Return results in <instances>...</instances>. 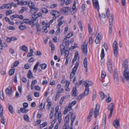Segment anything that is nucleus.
Listing matches in <instances>:
<instances>
[{
    "instance_id": "f257e3e1",
    "label": "nucleus",
    "mask_w": 129,
    "mask_h": 129,
    "mask_svg": "<svg viewBox=\"0 0 129 129\" xmlns=\"http://www.w3.org/2000/svg\"><path fill=\"white\" fill-rule=\"evenodd\" d=\"M71 116V126H72L73 125V123L76 118V116L75 114H73L72 112L69 113L68 115H67L64 119V121H66V123H67L69 121V116Z\"/></svg>"
},
{
    "instance_id": "f03ea898",
    "label": "nucleus",
    "mask_w": 129,
    "mask_h": 129,
    "mask_svg": "<svg viewBox=\"0 0 129 129\" xmlns=\"http://www.w3.org/2000/svg\"><path fill=\"white\" fill-rule=\"evenodd\" d=\"M59 110L58 107L57 106L56 107L55 110L56 113L54 115L55 119H58V122L59 124H60L61 122V114L60 113H58L57 115H56V114L57 112H58V111Z\"/></svg>"
},
{
    "instance_id": "7ed1b4c3",
    "label": "nucleus",
    "mask_w": 129,
    "mask_h": 129,
    "mask_svg": "<svg viewBox=\"0 0 129 129\" xmlns=\"http://www.w3.org/2000/svg\"><path fill=\"white\" fill-rule=\"evenodd\" d=\"M123 77L122 78L123 81H128L129 80V70H124L123 72Z\"/></svg>"
},
{
    "instance_id": "20e7f679",
    "label": "nucleus",
    "mask_w": 129,
    "mask_h": 129,
    "mask_svg": "<svg viewBox=\"0 0 129 129\" xmlns=\"http://www.w3.org/2000/svg\"><path fill=\"white\" fill-rule=\"evenodd\" d=\"M114 105L113 103H111L108 107V110L110 111L108 117L109 118L111 117L113 111Z\"/></svg>"
},
{
    "instance_id": "39448f33",
    "label": "nucleus",
    "mask_w": 129,
    "mask_h": 129,
    "mask_svg": "<svg viewBox=\"0 0 129 129\" xmlns=\"http://www.w3.org/2000/svg\"><path fill=\"white\" fill-rule=\"evenodd\" d=\"M108 68L109 71L110 73H111L112 71V60L110 59H109L107 62Z\"/></svg>"
},
{
    "instance_id": "423d86ee",
    "label": "nucleus",
    "mask_w": 129,
    "mask_h": 129,
    "mask_svg": "<svg viewBox=\"0 0 129 129\" xmlns=\"http://www.w3.org/2000/svg\"><path fill=\"white\" fill-rule=\"evenodd\" d=\"M109 26L110 28L109 30V36L110 37L111 36V33L112 31V27L113 25V18L112 17H111L110 18Z\"/></svg>"
},
{
    "instance_id": "0eeeda50",
    "label": "nucleus",
    "mask_w": 129,
    "mask_h": 129,
    "mask_svg": "<svg viewBox=\"0 0 129 129\" xmlns=\"http://www.w3.org/2000/svg\"><path fill=\"white\" fill-rule=\"evenodd\" d=\"M100 109V106L99 104L97 103L96 105L94 111V117L96 118L99 114V111Z\"/></svg>"
},
{
    "instance_id": "6e6552de",
    "label": "nucleus",
    "mask_w": 129,
    "mask_h": 129,
    "mask_svg": "<svg viewBox=\"0 0 129 129\" xmlns=\"http://www.w3.org/2000/svg\"><path fill=\"white\" fill-rule=\"evenodd\" d=\"M69 10V7H63L61 9L60 12L64 14L67 15Z\"/></svg>"
},
{
    "instance_id": "1a4fd4ad",
    "label": "nucleus",
    "mask_w": 129,
    "mask_h": 129,
    "mask_svg": "<svg viewBox=\"0 0 129 129\" xmlns=\"http://www.w3.org/2000/svg\"><path fill=\"white\" fill-rule=\"evenodd\" d=\"M96 35L97 36L95 41L96 44H98L100 43L101 39L102 34L100 33H96Z\"/></svg>"
},
{
    "instance_id": "9d476101",
    "label": "nucleus",
    "mask_w": 129,
    "mask_h": 129,
    "mask_svg": "<svg viewBox=\"0 0 129 129\" xmlns=\"http://www.w3.org/2000/svg\"><path fill=\"white\" fill-rule=\"evenodd\" d=\"M92 1L93 2V6L94 8L99 11V6L98 1L96 0H92Z\"/></svg>"
},
{
    "instance_id": "9b49d317",
    "label": "nucleus",
    "mask_w": 129,
    "mask_h": 129,
    "mask_svg": "<svg viewBox=\"0 0 129 129\" xmlns=\"http://www.w3.org/2000/svg\"><path fill=\"white\" fill-rule=\"evenodd\" d=\"M29 13L31 14H33L37 13L39 10V9L35 7H34L30 9Z\"/></svg>"
},
{
    "instance_id": "f8f14e48",
    "label": "nucleus",
    "mask_w": 129,
    "mask_h": 129,
    "mask_svg": "<svg viewBox=\"0 0 129 129\" xmlns=\"http://www.w3.org/2000/svg\"><path fill=\"white\" fill-rule=\"evenodd\" d=\"M42 13H38L36 14H33L31 16V18L33 20H35L36 21L37 19L39 17L42 16Z\"/></svg>"
},
{
    "instance_id": "ddd939ff",
    "label": "nucleus",
    "mask_w": 129,
    "mask_h": 129,
    "mask_svg": "<svg viewBox=\"0 0 129 129\" xmlns=\"http://www.w3.org/2000/svg\"><path fill=\"white\" fill-rule=\"evenodd\" d=\"M87 44L84 43L82 47L83 52L85 55H87Z\"/></svg>"
},
{
    "instance_id": "4468645a",
    "label": "nucleus",
    "mask_w": 129,
    "mask_h": 129,
    "mask_svg": "<svg viewBox=\"0 0 129 129\" xmlns=\"http://www.w3.org/2000/svg\"><path fill=\"white\" fill-rule=\"evenodd\" d=\"M122 67L123 68L125 69V70H129L128 69V63L127 59H126L124 61Z\"/></svg>"
},
{
    "instance_id": "2eb2a0df",
    "label": "nucleus",
    "mask_w": 129,
    "mask_h": 129,
    "mask_svg": "<svg viewBox=\"0 0 129 129\" xmlns=\"http://www.w3.org/2000/svg\"><path fill=\"white\" fill-rule=\"evenodd\" d=\"M83 82L85 87L89 88V87L91 86L92 84V82L91 81L86 80Z\"/></svg>"
},
{
    "instance_id": "dca6fc26",
    "label": "nucleus",
    "mask_w": 129,
    "mask_h": 129,
    "mask_svg": "<svg viewBox=\"0 0 129 129\" xmlns=\"http://www.w3.org/2000/svg\"><path fill=\"white\" fill-rule=\"evenodd\" d=\"M83 64L84 65V66L85 69V70L86 72H87V59L86 57H85L84 58L83 61Z\"/></svg>"
},
{
    "instance_id": "f3484780",
    "label": "nucleus",
    "mask_w": 129,
    "mask_h": 129,
    "mask_svg": "<svg viewBox=\"0 0 129 129\" xmlns=\"http://www.w3.org/2000/svg\"><path fill=\"white\" fill-rule=\"evenodd\" d=\"M93 109H90V113L89 114V115L87 118V121L89 122L91 120V117L93 113Z\"/></svg>"
},
{
    "instance_id": "a211bd4d",
    "label": "nucleus",
    "mask_w": 129,
    "mask_h": 129,
    "mask_svg": "<svg viewBox=\"0 0 129 129\" xmlns=\"http://www.w3.org/2000/svg\"><path fill=\"white\" fill-rule=\"evenodd\" d=\"M119 121L117 119L113 122V124L114 126L116 128H117L119 126H120V124L119 123Z\"/></svg>"
},
{
    "instance_id": "6ab92c4d",
    "label": "nucleus",
    "mask_w": 129,
    "mask_h": 129,
    "mask_svg": "<svg viewBox=\"0 0 129 129\" xmlns=\"http://www.w3.org/2000/svg\"><path fill=\"white\" fill-rule=\"evenodd\" d=\"M79 64V61H77L75 65V66L73 68L72 70V72H73L75 73L76 72L77 69L78 67V65Z\"/></svg>"
},
{
    "instance_id": "aec40b11",
    "label": "nucleus",
    "mask_w": 129,
    "mask_h": 129,
    "mask_svg": "<svg viewBox=\"0 0 129 129\" xmlns=\"http://www.w3.org/2000/svg\"><path fill=\"white\" fill-rule=\"evenodd\" d=\"M36 21L35 20L33 19L30 20L28 24L31 25V27H33L35 26V25L36 23V22H35Z\"/></svg>"
},
{
    "instance_id": "412c9836",
    "label": "nucleus",
    "mask_w": 129,
    "mask_h": 129,
    "mask_svg": "<svg viewBox=\"0 0 129 129\" xmlns=\"http://www.w3.org/2000/svg\"><path fill=\"white\" fill-rule=\"evenodd\" d=\"M8 108L9 111L10 112L11 114H12L13 113V107L9 103L8 104Z\"/></svg>"
},
{
    "instance_id": "4be33fe9",
    "label": "nucleus",
    "mask_w": 129,
    "mask_h": 129,
    "mask_svg": "<svg viewBox=\"0 0 129 129\" xmlns=\"http://www.w3.org/2000/svg\"><path fill=\"white\" fill-rule=\"evenodd\" d=\"M72 95H74L75 96H77V94L76 89V86H74L73 87L72 92Z\"/></svg>"
},
{
    "instance_id": "5701e85b",
    "label": "nucleus",
    "mask_w": 129,
    "mask_h": 129,
    "mask_svg": "<svg viewBox=\"0 0 129 129\" xmlns=\"http://www.w3.org/2000/svg\"><path fill=\"white\" fill-rule=\"evenodd\" d=\"M89 88L85 87V90L83 94L84 96H85L88 95L89 93Z\"/></svg>"
},
{
    "instance_id": "b1692460",
    "label": "nucleus",
    "mask_w": 129,
    "mask_h": 129,
    "mask_svg": "<svg viewBox=\"0 0 129 129\" xmlns=\"http://www.w3.org/2000/svg\"><path fill=\"white\" fill-rule=\"evenodd\" d=\"M28 5L30 9L35 6L34 3L31 1H30L28 3Z\"/></svg>"
},
{
    "instance_id": "393cba45",
    "label": "nucleus",
    "mask_w": 129,
    "mask_h": 129,
    "mask_svg": "<svg viewBox=\"0 0 129 129\" xmlns=\"http://www.w3.org/2000/svg\"><path fill=\"white\" fill-rule=\"evenodd\" d=\"M12 87H11L10 88V89L11 90V91H10L9 88H7L6 89V91L7 95H9L12 92Z\"/></svg>"
},
{
    "instance_id": "a878e982",
    "label": "nucleus",
    "mask_w": 129,
    "mask_h": 129,
    "mask_svg": "<svg viewBox=\"0 0 129 129\" xmlns=\"http://www.w3.org/2000/svg\"><path fill=\"white\" fill-rule=\"evenodd\" d=\"M113 49H118V44L117 42L115 41L113 44Z\"/></svg>"
},
{
    "instance_id": "bb28decb",
    "label": "nucleus",
    "mask_w": 129,
    "mask_h": 129,
    "mask_svg": "<svg viewBox=\"0 0 129 129\" xmlns=\"http://www.w3.org/2000/svg\"><path fill=\"white\" fill-rule=\"evenodd\" d=\"M72 109L70 108L69 106L67 108H65V110L63 112V114H67L69 111H70Z\"/></svg>"
},
{
    "instance_id": "cd10ccee",
    "label": "nucleus",
    "mask_w": 129,
    "mask_h": 129,
    "mask_svg": "<svg viewBox=\"0 0 129 129\" xmlns=\"http://www.w3.org/2000/svg\"><path fill=\"white\" fill-rule=\"evenodd\" d=\"M78 55V52H76L75 53V55L74 57L72 60V64H73L74 63L75 61L76 60V59L77 58Z\"/></svg>"
},
{
    "instance_id": "c85d7f7f",
    "label": "nucleus",
    "mask_w": 129,
    "mask_h": 129,
    "mask_svg": "<svg viewBox=\"0 0 129 129\" xmlns=\"http://www.w3.org/2000/svg\"><path fill=\"white\" fill-rule=\"evenodd\" d=\"M106 114H105L103 116V120L104 121V122L103 123L102 125L103 126H104L105 127L106 124Z\"/></svg>"
},
{
    "instance_id": "c756f323",
    "label": "nucleus",
    "mask_w": 129,
    "mask_h": 129,
    "mask_svg": "<svg viewBox=\"0 0 129 129\" xmlns=\"http://www.w3.org/2000/svg\"><path fill=\"white\" fill-rule=\"evenodd\" d=\"M106 15L109 18V21H110V18L111 17H112L113 18V14H111L110 16H109L108 14L109 13V9L108 8L107 10L106 11Z\"/></svg>"
},
{
    "instance_id": "7c9ffc66",
    "label": "nucleus",
    "mask_w": 129,
    "mask_h": 129,
    "mask_svg": "<svg viewBox=\"0 0 129 129\" xmlns=\"http://www.w3.org/2000/svg\"><path fill=\"white\" fill-rule=\"evenodd\" d=\"M27 76L28 78L30 79L33 78V75L30 70H29L27 74Z\"/></svg>"
},
{
    "instance_id": "2f4dec72",
    "label": "nucleus",
    "mask_w": 129,
    "mask_h": 129,
    "mask_svg": "<svg viewBox=\"0 0 129 129\" xmlns=\"http://www.w3.org/2000/svg\"><path fill=\"white\" fill-rule=\"evenodd\" d=\"M63 42H64L65 45L66 47H68L69 45V41L67 40L66 38H65L63 40Z\"/></svg>"
},
{
    "instance_id": "473e14b6",
    "label": "nucleus",
    "mask_w": 129,
    "mask_h": 129,
    "mask_svg": "<svg viewBox=\"0 0 129 129\" xmlns=\"http://www.w3.org/2000/svg\"><path fill=\"white\" fill-rule=\"evenodd\" d=\"M96 91L94 89H93L92 97V101H93L96 98Z\"/></svg>"
},
{
    "instance_id": "72a5a7b5",
    "label": "nucleus",
    "mask_w": 129,
    "mask_h": 129,
    "mask_svg": "<svg viewBox=\"0 0 129 129\" xmlns=\"http://www.w3.org/2000/svg\"><path fill=\"white\" fill-rule=\"evenodd\" d=\"M39 62H37L33 70V71L35 73H36V72L37 69V67L39 64Z\"/></svg>"
},
{
    "instance_id": "f704fd0d",
    "label": "nucleus",
    "mask_w": 129,
    "mask_h": 129,
    "mask_svg": "<svg viewBox=\"0 0 129 129\" xmlns=\"http://www.w3.org/2000/svg\"><path fill=\"white\" fill-rule=\"evenodd\" d=\"M76 101H74L72 102L71 103H70L69 104L68 106L72 109V107L75 105L76 103Z\"/></svg>"
},
{
    "instance_id": "c9c22d12",
    "label": "nucleus",
    "mask_w": 129,
    "mask_h": 129,
    "mask_svg": "<svg viewBox=\"0 0 129 129\" xmlns=\"http://www.w3.org/2000/svg\"><path fill=\"white\" fill-rule=\"evenodd\" d=\"M19 63V62L18 61H16L11 66V67L13 68L17 66Z\"/></svg>"
},
{
    "instance_id": "e433bc0d",
    "label": "nucleus",
    "mask_w": 129,
    "mask_h": 129,
    "mask_svg": "<svg viewBox=\"0 0 129 129\" xmlns=\"http://www.w3.org/2000/svg\"><path fill=\"white\" fill-rule=\"evenodd\" d=\"M40 66L41 67V68L43 70L45 69L46 68L47 65L45 63L40 64Z\"/></svg>"
},
{
    "instance_id": "4c0bfd02",
    "label": "nucleus",
    "mask_w": 129,
    "mask_h": 129,
    "mask_svg": "<svg viewBox=\"0 0 129 129\" xmlns=\"http://www.w3.org/2000/svg\"><path fill=\"white\" fill-rule=\"evenodd\" d=\"M21 49L24 51L27 52L28 51L27 47L25 45H23L21 47Z\"/></svg>"
},
{
    "instance_id": "58836bf2",
    "label": "nucleus",
    "mask_w": 129,
    "mask_h": 129,
    "mask_svg": "<svg viewBox=\"0 0 129 129\" xmlns=\"http://www.w3.org/2000/svg\"><path fill=\"white\" fill-rule=\"evenodd\" d=\"M15 69H11L9 72V74L10 76L12 75L15 72Z\"/></svg>"
},
{
    "instance_id": "ea45409f",
    "label": "nucleus",
    "mask_w": 129,
    "mask_h": 129,
    "mask_svg": "<svg viewBox=\"0 0 129 129\" xmlns=\"http://www.w3.org/2000/svg\"><path fill=\"white\" fill-rule=\"evenodd\" d=\"M114 79L115 82L116 83H117L119 81L118 76L116 75L114 76Z\"/></svg>"
},
{
    "instance_id": "a19ab883",
    "label": "nucleus",
    "mask_w": 129,
    "mask_h": 129,
    "mask_svg": "<svg viewBox=\"0 0 129 129\" xmlns=\"http://www.w3.org/2000/svg\"><path fill=\"white\" fill-rule=\"evenodd\" d=\"M36 27L37 31L38 32H41V28L40 25L39 24H37L36 25Z\"/></svg>"
},
{
    "instance_id": "79ce46f5",
    "label": "nucleus",
    "mask_w": 129,
    "mask_h": 129,
    "mask_svg": "<svg viewBox=\"0 0 129 129\" xmlns=\"http://www.w3.org/2000/svg\"><path fill=\"white\" fill-rule=\"evenodd\" d=\"M3 106L1 104H0V116H2L3 115Z\"/></svg>"
},
{
    "instance_id": "37998d69",
    "label": "nucleus",
    "mask_w": 129,
    "mask_h": 129,
    "mask_svg": "<svg viewBox=\"0 0 129 129\" xmlns=\"http://www.w3.org/2000/svg\"><path fill=\"white\" fill-rule=\"evenodd\" d=\"M45 103H44L43 105L42 103H41L39 106V108L40 109V110H42L44 108Z\"/></svg>"
},
{
    "instance_id": "c03bdc74",
    "label": "nucleus",
    "mask_w": 129,
    "mask_h": 129,
    "mask_svg": "<svg viewBox=\"0 0 129 129\" xmlns=\"http://www.w3.org/2000/svg\"><path fill=\"white\" fill-rule=\"evenodd\" d=\"M26 27L25 25H21L19 26V28L21 30H23L26 29Z\"/></svg>"
},
{
    "instance_id": "a18cd8bd",
    "label": "nucleus",
    "mask_w": 129,
    "mask_h": 129,
    "mask_svg": "<svg viewBox=\"0 0 129 129\" xmlns=\"http://www.w3.org/2000/svg\"><path fill=\"white\" fill-rule=\"evenodd\" d=\"M27 9L26 7H23L19 11L20 13H22L24 11L27 10Z\"/></svg>"
},
{
    "instance_id": "49530a36",
    "label": "nucleus",
    "mask_w": 129,
    "mask_h": 129,
    "mask_svg": "<svg viewBox=\"0 0 129 129\" xmlns=\"http://www.w3.org/2000/svg\"><path fill=\"white\" fill-rule=\"evenodd\" d=\"M28 110H26L25 108H21L20 109V111L22 113H26L27 112Z\"/></svg>"
},
{
    "instance_id": "de8ad7c7",
    "label": "nucleus",
    "mask_w": 129,
    "mask_h": 129,
    "mask_svg": "<svg viewBox=\"0 0 129 129\" xmlns=\"http://www.w3.org/2000/svg\"><path fill=\"white\" fill-rule=\"evenodd\" d=\"M105 54L104 50L103 48L101 50V59H102L104 57Z\"/></svg>"
},
{
    "instance_id": "09e8293b",
    "label": "nucleus",
    "mask_w": 129,
    "mask_h": 129,
    "mask_svg": "<svg viewBox=\"0 0 129 129\" xmlns=\"http://www.w3.org/2000/svg\"><path fill=\"white\" fill-rule=\"evenodd\" d=\"M1 117V122L2 123L4 124L5 123L6 119L4 116H2Z\"/></svg>"
},
{
    "instance_id": "8fccbe9b",
    "label": "nucleus",
    "mask_w": 129,
    "mask_h": 129,
    "mask_svg": "<svg viewBox=\"0 0 129 129\" xmlns=\"http://www.w3.org/2000/svg\"><path fill=\"white\" fill-rule=\"evenodd\" d=\"M41 9L42 12L44 13L47 14L48 12V10L45 8H42Z\"/></svg>"
},
{
    "instance_id": "3c124183",
    "label": "nucleus",
    "mask_w": 129,
    "mask_h": 129,
    "mask_svg": "<svg viewBox=\"0 0 129 129\" xmlns=\"http://www.w3.org/2000/svg\"><path fill=\"white\" fill-rule=\"evenodd\" d=\"M47 124V123L46 122H44L40 125V128H42L45 126Z\"/></svg>"
},
{
    "instance_id": "603ef678",
    "label": "nucleus",
    "mask_w": 129,
    "mask_h": 129,
    "mask_svg": "<svg viewBox=\"0 0 129 129\" xmlns=\"http://www.w3.org/2000/svg\"><path fill=\"white\" fill-rule=\"evenodd\" d=\"M67 98V96H63L62 97L60 101V104H62L63 103V101L65 98Z\"/></svg>"
},
{
    "instance_id": "864d4df0",
    "label": "nucleus",
    "mask_w": 129,
    "mask_h": 129,
    "mask_svg": "<svg viewBox=\"0 0 129 129\" xmlns=\"http://www.w3.org/2000/svg\"><path fill=\"white\" fill-rule=\"evenodd\" d=\"M24 119L26 121L28 122L29 121V118L27 115H25L24 116Z\"/></svg>"
},
{
    "instance_id": "5fc2aeb1",
    "label": "nucleus",
    "mask_w": 129,
    "mask_h": 129,
    "mask_svg": "<svg viewBox=\"0 0 129 129\" xmlns=\"http://www.w3.org/2000/svg\"><path fill=\"white\" fill-rule=\"evenodd\" d=\"M5 8L7 9H11V8L12 6L11 4H5Z\"/></svg>"
},
{
    "instance_id": "6e6d98bb",
    "label": "nucleus",
    "mask_w": 129,
    "mask_h": 129,
    "mask_svg": "<svg viewBox=\"0 0 129 129\" xmlns=\"http://www.w3.org/2000/svg\"><path fill=\"white\" fill-rule=\"evenodd\" d=\"M79 24V26L80 28V29L81 31H82L83 30V27L82 25V23L81 21H79L78 22Z\"/></svg>"
},
{
    "instance_id": "4d7b16f0",
    "label": "nucleus",
    "mask_w": 129,
    "mask_h": 129,
    "mask_svg": "<svg viewBox=\"0 0 129 129\" xmlns=\"http://www.w3.org/2000/svg\"><path fill=\"white\" fill-rule=\"evenodd\" d=\"M84 95L83 93H82L81 94L79 95L77 97V98L79 100V101L80 100H81L83 97Z\"/></svg>"
},
{
    "instance_id": "13d9d810",
    "label": "nucleus",
    "mask_w": 129,
    "mask_h": 129,
    "mask_svg": "<svg viewBox=\"0 0 129 129\" xmlns=\"http://www.w3.org/2000/svg\"><path fill=\"white\" fill-rule=\"evenodd\" d=\"M73 35V34L72 33H69L66 36L65 38H66V39L67 38H69L71 37Z\"/></svg>"
},
{
    "instance_id": "bf43d9fd",
    "label": "nucleus",
    "mask_w": 129,
    "mask_h": 129,
    "mask_svg": "<svg viewBox=\"0 0 129 129\" xmlns=\"http://www.w3.org/2000/svg\"><path fill=\"white\" fill-rule=\"evenodd\" d=\"M101 95V97L102 100H103L105 97L106 95L105 94L102 92H101L100 93Z\"/></svg>"
},
{
    "instance_id": "052dcab7",
    "label": "nucleus",
    "mask_w": 129,
    "mask_h": 129,
    "mask_svg": "<svg viewBox=\"0 0 129 129\" xmlns=\"http://www.w3.org/2000/svg\"><path fill=\"white\" fill-rule=\"evenodd\" d=\"M18 15L17 14H15L12 15L11 17V19H13L15 18H18Z\"/></svg>"
},
{
    "instance_id": "680f3d73",
    "label": "nucleus",
    "mask_w": 129,
    "mask_h": 129,
    "mask_svg": "<svg viewBox=\"0 0 129 129\" xmlns=\"http://www.w3.org/2000/svg\"><path fill=\"white\" fill-rule=\"evenodd\" d=\"M68 123H65L63 127V129H68Z\"/></svg>"
},
{
    "instance_id": "e2e57ef3",
    "label": "nucleus",
    "mask_w": 129,
    "mask_h": 129,
    "mask_svg": "<svg viewBox=\"0 0 129 129\" xmlns=\"http://www.w3.org/2000/svg\"><path fill=\"white\" fill-rule=\"evenodd\" d=\"M114 55L116 57L117 55L118 49H114Z\"/></svg>"
},
{
    "instance_id": "0e129e2a",
    "label": "nucleus",
    "mask_w": 129,
    "mask_h": 129,
    "mask_svg": "<svg viewBox=\"0 0 129 129\" xmlns=\"http://www.w3.org/2000/svg\"><path fill=\"white\" fill-rule=\"evenodd\" d=\"M12 13V11L11 10H7L6 12V14L7 16H8Z\"/></svg>"
},
{
    "instance_id": "69168bd1",
    "label": "nucleus",
    "mask_w": 129,
    "mask_h": 129,
    "mask_svg": "<svg viewBox=\"0 0 129 129\" xmlns=\"http://www.w3.org/2000/svg\"><path fill=\"white\" fill-rule=\"evenodd\" d=\"M60 96V94L56 93V95L54 98V100L56 101L58 99Z\"/></svg>"
},
{
    "instance_id": "338daca9",
    "label": "nucleus",
    "mask_w": 129,
    "mask_h": 129,
    "mask_svg": "<svg viewBox=\"0 0 129 129\" xmlns=\"http://www.w3.org/2000/svg\"><path fill=\"white\" fill-rule=\"evenodd\" d=\"M29 20L28 19H24L23 21L24 23H25L27 24H29Z\"/></svg>"
},
{
    "instance_id": "774afa93",
    "label": "nucleus",
    "mask_w": 129,
    "mask_h": 129,
    "mask_svg": "<svg viewBox=\"0 0 129 129\" xmlns=\"http://www.w3.org/2000/svg\"><path fill=\"white\" fill-rule=\"evenodd\" d=\"M55 14H54V16H55L57 18L60 15V13L58 11H55Z\"/></svg>"
}]
</instances>
